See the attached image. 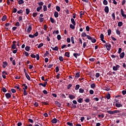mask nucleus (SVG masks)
I'll use <instances>...</instances> for the list:
<instances>
[{
  "label": "nucleus",
  "instance_id": "bf43d9fd",
  "mask_svg": "<svg viewBox=\"0 0 126 126\" xmlns=\"http://www.w3.org/2000/svg\"><path fill=\"white\" fill-rule=\"evenodd\" d=\"M72 86V85L71 84H69V85L67 86V89L69 90Z\"/></svg>",
  "mask_w": 126,
  "mask_h": 126
},
{
  "label": "nucleus",
  "instance_id": "3c124183",
  "mask_svg": "<svg viewBox=\"0 0 126 126\" xmlns=\"http://www.w3.org/2000/svg\"><path fill=\"white\" fill-rule=\"evenodd\" d=\"M116 34H117V35H120V34H121V32H120V31L119 30H117L116 31Z\"/></svg>",
  "mask_w": 126,
  "mask_h": 126
},
{
  "label": "nucleus",
  "instance_id": "864d4df0",
  "mask_svg": "<svg viewBox=\"0 0 126 126\" xmlns=\"http://www.w3.org/2000/svg\"><path fill=\"white\" fill-rule=\"evenodd\" d=\"M59 60H60L61 62H63V56H60V57H59Z\"/></svg>",
  "mask_w": 126,
  "mask_h": 126
},
{
  "label": "nucleus",
  "instance_id": "f3484780",
  "mask_svg": "<svg viewBox=\"0 0 126 126\" xmlns=\"http://www.w3.org/2000/svg\"><path fill=\"white\" fill-rule=\"evenodd\" d=\"M55 104L57 106H58L59 107H61V105L62 104H61V103H60L58 101H56L55 102Z\"/></svg>",
  "mask_w": 126,
  "mask_h": 126
},
{
  "label": "nucleus",
  "instance_id": "de8ad7c7",
  "mask_svg": "<svg viewBox=\"0 0 126 126\" xmlns=\"http://www.w3.org/2000/svg\"><path fill=\"white\" fill-rule=\"evenodd\" d=\"M49 54L48 51H46V53H45L44 55V57L45 58L46 57H47L48 55Z\"/></svg>",
  "mask_w": 126,
  "mask_h": 126
},
{
  "label": "nucleus",
  "instance_id": "72a5a7b5",
  "mask_svg": "<svg viewBox=\"0 0 126 126\" xmlns=\"http://www.w3.org/2000/svg\"><path fill=\"white\" fill-rule=\"evenodd\" d=\"M115 104H119V103H121V101H120V100H118V99H115Z\"/></svg>",
  "mask_w": 126,
  "mask_h": 126
},
{
  "label": "nucleus",
  "instance_id": "b1692460",
  "mask_svg": "<svg viewBox=\"0 0 126 126\" xmlns=\"http://www.w3.org/2000/svg\"><path fill=\"white\" fill-rule=\"evenodd\" d=\"M24 3V1L23 0H19L18 1V4L19 5H21Z\"/></svg>",
  "mask_w": 126,
  "mask_h": 126
},
{
  "label": "nucleus",
  "instance_id": "79ce46f5",
  "mask_svg": "<svg viewBox=\"0 0 126 126\" xmlns=\"http://www.w3.org/2000/svg\"><path fill=\"white\" fill-rule=\"evenodd\" d=\"M38 15V13L37 12H33L32 14V16L33 18H35L36 17V16Z\"/></svg>",
  "mask_w": 126,
  "mask_h": 126
},
{
  "label": "nucleus",
  "instance_id": "0eeeda50",
  "mask_svg": "<svg viewBox=\"0 0 126 126\" xmlns=\"http://www.w3.org/2000/svg\"><path fill=\"white\" fill-rule=\"evenodd\" d=\"M109 7L108 6H105V7H104V12L108 14L109 13Z\"/></svg>",
  "mask_w": 126,
  "mask_h": 126
},
{
  "label": "nucleus",
  "instance_id": "a18cd8bd",
  "mask_svg": "<svg viewBox=\"0 0 126 126\" xmlns=\"http://www.w3.org/2000/svg\"><path fill=\"white\" fill-rule=\"evenodd\" d=\"M30 49V47L29 46H27L26 47H25V50L27 51H29Z\"/></svg>",
  "mask_w": 126,
  "mask_h": 126
},
{
  "label": "nucleus",
  "instance_id": "2eb2a0df",
  "mask_svg": "<svg viewBox=\"0 0 126 126\" xmlns=\"http://www.w3.org/2000/svg\"><path fill=\"white\" fill-rule=\"evenodd\" d=\"M58 121H59V120H58L57 119H53L51 122L53 123V124H56L57 122H58Z\"/></svg>",
  "mask_w": 126,
  "mask_h": 126
},
{
  "label": "nucleus",
  "instance_id": "338daca9",
  "mask_svg": "<svg viewBox=\"0 0 126 126\" xmlns=\"http://www.w3.org/2000/svg\"><path fill=\"white\" fill-rule=\"evenodd\" d=\"M94 94V91L93 90H90V94Z\"/></svg>",
  "mask_w": 126,
  "mask_h": 126
},
{
  "label": "nucleus",
  "instance_id": "7ed1b4c3",
  "mask_svg": "<svg viewBox=\"0 0 126 126\" xmlns=\"http://www.w3.org/2000/svg\"><path fill=\"white\" fill-rule=\"evenodd\" d=\"M105 46L106 47V49H107V51H110L111 50V45L109 43H106Z\"/></svg>",
  "mask_w": 126,
  "mask_h": 126
},
{
  "label": "nucleus",
  "instance_id": "f03ea898",
  "mask_svg": "<svg viewBox=\"0 0 126 126\" xmlns=\"http://www.w3.org/2000/svg\"><path fill=\"white\" fill-rule=\"evenodd\" d=\"M81 35L83 37H87L88 39H91V36L89 35H87L85 32H82Z\"/></svg>",
  "mask_w": 126,
  "mask_h": 126
},
{
  "label": "nucleus",
  "instance_id": "6e6552de",
  "mask_svg": "<svg viewBox=\"0 0 126 126\" xmlns=\"http://www.w3.org/2000/svg\"><path fill=\"white\" fill-rule=\"evenodd\" d=\"M47 85V82H45L44 84H43V83H40V84H39V86H42L43 87H46Z\"/></svg>",
  "mask_w": 126,
  "mask_h": 126
},
{
  "label": "nucleus",
  "instance_id": "20e7f679",
  "mask_svg": "<svg viewBox=\"0 0 126 126\" xmlns=\"http://www.w3.org/2000/svg\"><path fill=\"white\" fill-rule=\"evenodd\" d=\"M120 68V65H116V66H113L112 69L114 71H117L119 68Z\"/></svg>",
  "mask_w": 126,
  "mask_h": 126
},
{
  "label": "nucleus",
  "instance_id": "f8f14e48",
  "mask_svg": "<svg viewBox=\"0 0 126 126\" xmlns=\"http://www.w3.org/2000/svg\"><path fill=\"white\" fill-rule=\"evenodd\" d=\"M125 52H122V53H120V58L123 59L125 57Z\"/></svg>",
  "mask_w": 126,
  "mask_h": 126
},
{
  "label": "nucleus",
  "instance_id": "1a4fd4ad",
  "mask_svg": "<svg viewBox=\"0 0 126 126\" xmlns=\"http://www.w3.org/2000/svg\"><path fill=\"white\" fill-rule=\"evenodd\" d=\"M89 40H92V42H93L94 43H95L96 41V39L95 38H93L92 37H91V39H89Z\"/></svg>",
  "mask_w": 126,
  "mask_h": 126
},
{
  "label": "nucleus",
  "instance_id": "9d476101",
  "mask_svg": "<svg viewBox=\"0 0 126 126\" xmlns=\"http://www.w3.org/2000/svg\"><path fill=\"white\" fill-rule=\"evenodd\" d=\"M51 48L53 51H58L59 50V48L57 46H55V47H53L51 46Z\"/></svg>",
  "mask_w": 126,
  "mask_h": 126
},
{
  "label": "nucleus",
  "instance_id": "5701e85b",
  "mask_svg": "<svg viewBox=\"0 0 126 126\" xmlns=\"http://www.w3.org/2000/svg\"><path fill=\"white\" fill-rule=\"evenodd\" d=\"M42 9V6H38L36 11L37 12H39Z\"/></svg>",
  "mask_w": 126,
  "mask_h": 126
},
{
  "label": "nucleus",
  "instance_id": "58836bf2",
  "mask_svg": "<svg viewBox=\"0 0 126 126\" xmlns=\"http://www.w3.org/2000/svg\"><path fill=\"white\" fill-rule=\"evenodd\" d=\"M26 11L27 15H29L30 12V9L29 8H26Z\"/></svg>",
  "mask_w": 126,
  "mask_h": 126
},
{
  "label": "nucleus",
  "instance_id": "aec40b11",
  "mask_svg": "<svg viewBox=\"0 0 126 126\" xmlns=\"http://www.w3.org/2000/svg\"><path fill=\"white\" fill-rule=\"evenodd\" d=\"M80 72H77V73H76V75L75 76V78H79L80 77Z\"/></svg>",
  "mask_w": 126,
  "mask_h": 126
},
{
  "label": "nucleus",
  "instance_id": "5fc2aeb1",
  "mask_svg": "<svg viewBox=\"0 0 126 126\" xmlns=\"http://www.w3.org/2000/svg\"><path fill=\"white\" fill-rule=\"evenodd\" d=\"M78 102L79 103H82L83 102V100L82 98H80L78 100Z\"/></svg>",
  "mask_w": 126,
  "mask_h": 126
},
{
  "label": "nucleus",
  "instance_id": "cd10ccee",
  "mask_svg": "<svg viewBox=\"0 0 126 126\" xmlns=\"http://www.w3.org/2000/svg\"><path fill=\"white\" fill-rule=\"evenodd\" d=\"M44 45V43H40L38 46H37L38 48H40L41 47H43Z\"/></svg>",
  "mask_w": 126,
  "mask_h": 126
},
{
  "label": "nucleus",
  "instance_id": "4468645a",
  "mask_svg": "<svg viewBox=\"0 0 126 126\" xmlns=\"http://www.w3.org/2000/svg\"><path fill=\"white\" fill-rule=\"evenodd\" d=\"M3 65H2V67L4 68H5L6 66L8 65V63L6 62V61H4V62H3Z\"/></svg>",
  "mask_w": 126,
  "mask_h": 126
},
{
  "label": "nucleus",
  "instance_id": "ddd939ff",
  "mask_svg": "<svg viewBox=\"0 0 126 126\" xmlns=\"http://www.w3.org/2000/svg\"><path fill=\"white\" fill-rule=\"evenodd\" d=\"M5 96L7 99L11 97V95L9 93H7L5 94Z\"/></svg>",
  "mask_w": 126,
  "mask_h": 126
},
{
  "label": "nucleus",
  "instance_id": "09e8293b",
  "mask_svg": "<svg viewBox=\"0 0 126 126\" xmlns=\"http://www.w3.org/2000/svg\"><path fill=\"white\" fill-rule=\"evenodd\" d=\"M71 40L72 43L73 44H74L75 43V42H74V37L73 36H71Z\"/></svg>",
  "mask_w": 126,
  "mask_h": 126
},
{
  "label": "nucleus",
  "instance_id": "774afa93",
  "mask_svg": "<svg viewBox=\"0 0 126 126\" xmlns=\"http://www.w3.org/2000/svg\"><path fill=\"white\" fill-rule=\"evenodd\" d=\"M43 93L44 94H48V92H47V91H46V90H44V91H43Z\"/></svg>",
  "mask_w": 126,
  "mask_h": 126
},
{
  "label": "nucleus",
  "instance_id": "13d9d810",
  "mask_svg": "<svg viewBox=\"0 0 126 126\" xmlns=\"http://www.w3.org/2000/svg\"><path fill=\"white\" fill-rule=\"evenodd\" d=\"M59 71V68L58 66H57V67H56V72L58 73Z\"/></svg>",
  "mask_w": 126,
  "mask_h": 126
},
{
  "label": "nucleus",
  "instance_id": "052dcab7",
  "mask_svg": "<svg viewBox=\"0 0 126 126\" xmlns=\"http://www.w3.org/2000/svg\"><path fill=\"white\" fill-rule=\"evenodd\" d=\"M57 38L58 40H60L61 39V36L60 34H58L57 36Z\"/></svg>",
  "mask_w": 126,
  "mask_h": 126
},
{
  "label": "nucleus",
  "instance_id": "f257e3e1",
  "mask_svg": "<svg viewBox=\"0 0 126 126\" xmlns=\"http://www.w3.org/2000/svg\"><path fill=\"white\" fill-rule=\"evenodd\" d=\"M120 112H121V110H114V111H107V113L110 115H113L117 113L119 114Z\"/></svg>",
  "mask_w": 126,
  "mask_h": 126
},
{
  "label": "nucleus",
  "instance_id": "2f4dec72",
  "mask_svg": "<svg viewBox=\"0 0 126 126\" xmlns=\"http://www.w3.org/2000/svg\"><path fill=\"white\" fill-rule=\"evenodd\" d=\"M104 90L106 91H109L110 90V88H109V86H106L104 87Z\"/></svg>",
  "mask_w": 126,
  "mask_h": 126
},
{
  "label": "nucleus",
  "instance_id": "c756f323",
  "mask_svg": "<svg viewBox=\"0 0 126 126\" xmlns=\"http://www.w3.org/2000/svg\"><path fill=\"white\" fill-rule=\"evenodd\" d=\"M6 18H7L6 15H4L2 17V19H1V20H2V21H5V20L6 19Z\"/></svg>",
  "mask_w": 126,
  "mask_h": 126
},
{
  "label": "nucleus",
  "instance_id": "393cba45",
  "mask_svg": "<svg viewBox=\"0 0 126 126\" xmlns=\"http://www.w3.org/2000/svg\"><path fill=\"white\" fill-rule=\"evenodd\" d=\"M122 26H123V22H122L120 21V22H119L118 23V26L119 27H122Z\"/></svg>",
  "mask_w": 126,
  "mask_h": 126
},
{
  "label": "nucleus",
  "instance_id": "7c9ffc66",
  "mask_svg": "<svg viewBox=\"0 0 126 126\" xmlns=\"http://www.w3.org/2000/svg\"><path fill=\"white\" fill-rule=\"evenodd\" d=\"M43 11L44 12H46L47 11V6L45 5H43Z\"/></svg>",
  "mask_w": 126,
  "mask_h": 126
},
{
  "label": "nucleus",
  "instance_id": "49530a36",
  "mask_svg": "<svg viewBox=\"0 0 126 126\" xmlns=\"http://www.w3.org/2000/svg\"><path fill=\"white\" fill-rule=\"evenodd\" d=\"M111 98V95L110 94H108L107 95H106V98H107V99H110Z\"/></svg>",
  "mask_w": 126,
  "mask_h": 126
},
{
  "label": "nucleus",
  "instance_id": "473e14b6",
  "mask_svg": "<svg viewBox=\"0 0 126 126\" xmlns=\"http://www.w3.org/2000/svg\"><path fill=\"white\" fill-rule=\"evenodd\" d=\"M44 18L39 17V22L40 23H42L44 21Z\"/></svg>",
  "mask_w": 126,
  "mask_h": 126
},
{
  "label": "nucleus",
  "instance_id": "4c0bfd02",
  "mask_svg": "<svg viewBox=\"0 0 126 126\" xmlns=\"http://www.w3.org/2000/svg\"><path fill=\"white\" fill-rule=\"evenodd\" d=\"M50 21L52 23H54L55 22V20H54V19L53 18H52V17H50Z\"/></svg>",
  "mask_w": 126,
  "mask_h": 126
},
{
  "label": "nucleus",
  "instance_id": "39448f33",
  "mask_svg": "<svg viewBox=\"0 0 126 126\" xmlns=\"http://www.w3.org/2000/svg\"><path fill=\"white\" fill-rule=\"evenodd\" d=\"M16 43V41H13L12 42L13 44L11 46L12 49L14 50L16 49V45L15 44Z\"/></svg>",
  "mask_w": 126,
  "mask_h": 126
},
{
  "label": "nucleus",
  "instance_id": "e2e57ef3",
  "mask_svg": "<svg viewBox=\"0 0 126 126\" xmlns=\"http://www.w3.org/2000/svg\"><path fill=\"white\" fill-rule=\"evenodd\" d=\"M28 94L26 90H24V95L25 96L27 95Z\"/></svg>",
  "mask_w": 126,
  "mask_h": 126
},
{
  "label": "nucleus",
  "instance_id": "9b49d317",
  "mask_svg": "<svg viewBox=\"0 0 126 126\" xmlns=\"http://www.w3.org/2000/svg\"><path fill=\"white\" fill-rule=\"evenodd\" d=\"M115 106L117 108H120L123 107V105L121 104V103H120L118 104H115Z\"/></svg>",
  "mask_w": 126,
  "mask_h": 126
},
{
  "label": "nucleus",
  "instance_id": "412c9836",
  "mask_svg": "<svg viewBox=\"0 0 126 126\" xmlns=\"http://www.w3.org/2000/svg\"><path fill=\"white\" fill-rule=\"evenodd\" d=\"M54 16L55 18H58L59 17V13L57 11H55Z\"/></svg>",
  "mask_w": 126,
  "mask_h": 126
},
{
  "label": "nucleus",
  "instance_id": "6ab92c4d",
  "mask_svg": "<svg viewBox=\"0 0 126 126\" xmlns=\"http://www.w3.org/2000/svg\"><path fill=\"white\" fill-rule=\"evenodd\" d=\"M73 56L77 59V57H79L80 56V53H74Z\"/></svg>",
  "mask_w": 126,
  "mask_h": 126
},
{
  "label": "nucleus",
  "instance_id": "4be33fe9",
  "mask_svg": "<svg viewBox=\"0 0 126 126\" xmlns=\"http://www.w3.org/2000/svg\"><path fill=\"white\" fill-rule=\"evenodd\" d=\"M37 4L39 5V7H42V5H43L44 3L42 1H40L38 2Z\"/></svg>",
  "mask_w": 126,
  "mask_h": 126
},
{
  "label": "nucleus",
  "instance_id": "c03bdc74",
  "mask_svg": "<svg viewBox=\"0 0 126 126\" xmlns=\"http://www.w3.org/2000/svg\"><path fill=\"white\" fill-rule=\"evenodd\" d=\"M111 16L112 17V18H113V19L114 20H115V13H112V14H111Z\"/></svg>",
  "mask_w": 126,
  "mask_h": 126
},
{
  "label": "nucleus",
  "instance_id": "4d7b16f0",
  "mask_svg": "<svg viewBox=\"0 0 126 126\" xmlns=\"http://www.w3.org/2000/svg\"><path fill=\"white\" fill-rule=\"evenodd\" d=\"M95 87V84H93L91 85V88H92V89H94Z\"/></svg>",
  "mask_w": 126,
  "mask_h": 126
},
{
  "label": "nucleus",
  "instance_id": "8fccbe9b",
  "mask_svg": "<svg viewBox=\"0 0 126 126\" xmlns=\"http://www.w3.org/2000/svg\"><path fill=\"white\" fill-rule=\"evenodd\" d=\"M100 73H95V77L99 78L100 77Z\"/></svg>",
  "mask_w": 126,
  "mask_h": 126
},
{
  "label": "nucleus",
  "instance_id": "603ef678",
  "mask_svg": "<svg viewBox=\"0 0 126 126\" xmlns=\"http://www.w3.org/2000/svg\"><path fill=\"white\" fill-rule=\"evenodd\" d=\"M80 86L79 85H77L76 86L75 90L77 91L79 89Z\"/></svg>",
  "mask_w": 126,
  "mask_h": 126
},
{
  "label": "nucleus",
  "instance_id": "680f3d73",
  "mask_svg": "<svg viewBox=\"0 0 126 126\" xmlns=\"http://www.w3.org/2000/svg\"><path fill=\"white\" fill-rule=\"evenodd\" d=\"M67 125L69 126H73V125L72 123L68 122L67 123Z\"/></svg>",
  "mask_w": 126,
  "mask_h": 126
},
{
  "label": "nucleus",
  "instance_id": "ea45409f",
  "mask_svg": "<svg viewBox=\"0 0 126 126\" xmlns=\"http://www.w3.org/2000/svg\"><path fill=\"white\" fill-rule=\"evenodd\" d=\"M100 40H102L103 39H104V34L103 33L100 34Z\"/></svg>",
  "mask_w": 126,
  "mask_h": 126
},
{
  "label": "nucleus",
  "instance_id": "c9c22d12",
  "mask_svg": "<svg viewBox=\"0 0 126 126\" xmlns=\"http://www.w3.org/2000/svg\"><path fill=\"white\" fill-rule=\"evenodd\" d=\"M56 10L58 12H60L61 11V7L59 6H56Z\"/></svg>",
  "mask_w": 126,
  "mask_h": 126
},
{
  "label": "nucleus",
  "instance_id": "c85d7f7f",
  "mask_svg": "<svg viewBox=\"0 0 126 126\" xmlns=\"http://www.w3.org/2000/svg\"><path fill=\"white\" fill-rule=\"evenodd\" d=\"M65 56L68 58L70 57V52H65Z\"/></svg>",
  "mask_w": 126,
  "mask_h": 126
},
{
  "label": "nucleus",
  "instance_id": "a211bd4d",
  "mask_svg": "<svg viewBox=\"0 0 126 126\" xmlns=\"http://www.w3.org/2000/svg\"><path fill=\"white\" fill-rule=\"evenodd\" d=\"M71 23H72L73 25L76 26V23H75L74 19L71 18Z\"/></svg>",
  "mask_w": 126,
  "mask_h": 126
},
{
  "label": "nucleus",
  "instance_id": "bb28decb",
  "mask_svg": "<svg viewBox=\"0 0 126 126\" xmlns=\"http://www.w3.org/2000/svg\"><path fill=\"white\" fill-rule=\"evenodd\" d=\"M75 25H74L73 24V25L72 24H70V28L72 29V30H74L75 29Z\"/></svg>",
  "mask_w": 126,
  "mask_h": 126
},
{
  "label": "nucleus",
  "instance_id": "37998d69",
  "mask_svg": "<svg viewBox=\"0 0 126 126\" xmlns=\"http://www.w3.org/2000/svg\"><path fill=\"white\" fill-rule=\"evenodd\" d=\"M103 4L104 5H107L108 4V1L107 0H103Z\"/></svg>",
  "mask_w": 126,
  "mask_h": 126
},
{
  "label": "nucleus",
  "instance_id": "69168bd1",
  "mask_svg": "<svg viewBox=\"0 0 126 126\" xmlns=\"http://www.w3.org/2000/svg\"><path fill=\"white\" fill-rule=\"evenodd\" d=\"M76 107H77L76 105H74L73 104H72L71 106V107L72 108H76Z\"/></svg>",
  "mask_w": 126,
  "mask_h": 126
},
{
  "label": "nucleus",
  "instance_id": "dca6fc26",
  "mask_svg": "<svg viewBox=\"0 0 126 126\" xmlns=\"http://www.w3.org/2000/svg\"><path fill=\"white\" fill-rule=\"evenodd\" d=\"M32 31V27L31 25L29 26V28L27 30V32H29V33H30L31 32V31Z\"/></svg>",
  "mask_w": 126,
  "mask_h": 126
},
{
  "label": "nucleus",
  "instance_id": "f704fd0d",
  "mask_svg": "<svg viewBox=\"0 0 126 126\" xmlns=\"http://www.w3.org/2000/svg\"><path fill=\"white\" fill-rule=\"evenodd\" d=\"M25 75H26V78L28 79V80L30 81L31 78H30V76L28 75V73L26 74Z\"/></svg>",
  "mask_w": 126,
  "mask_h": 126
},
{
  "label": "nucleus",
  "instance_id": "0e129e2a",
  "mask_svg": "<svg viewBox=\"0 0 126 126\" xmlns=\"http://www.w3.org/2000/svg\"><path fill=\"white\" fill-rule=\"evenodd\" d=\"M90 101V99L89 98H87L86 99V100H85V102H87V103H89Z\"/></svg>",
  "mask_w": 126,
  "mask_h": 126
},
{
  "label": "nucleus",
  "instance_id": "a19ab883",
  "mask_svg": "<svg viewBox=\"0 0 126 126\" xmlns=\"http://www.w3.org/2000/svg\"><path fill=\"white\" fill-rule=\"evenodd\" d=\"M84 92V90L83 89L81 88V89H79V93L82 94Z\"/></svg>",
  "mask_w": 126,
  "mask_h": 126
},
{
  "label": "nucleus",
  "instance_id": "a878e982",
  "mask_svg": "<svg viewBox=\"0 0 126 126\" xmlns=\"http://www.w3.org/2000/svg\"><path fill=\"white\" fill-rule=\"evenodd\" d=\"M69 97L70 98V99H73L75 98V97L74 95H72V94H69Z\"/></svg>",
  "mask_w": 126,
  "mask_h": 126
},
{
  "label": "nucleus",
  "instance_id": "e433bc0d",
  "mask_svg": "<svg viewBox=\"0 0 126 126\" xmlns=\"http://www.w3.org/2000/svg\"><path fill=\"white\" fill-rule=\"evenodd\" d=\"M111 32H112V31H111V29L107 30V34L108 35H110L111 34Z\"/></svg>",
  "mask_w": 126,
  "mask_h": 126
},
{
  "label": "nucleus",
  "instance_id": "423d86ee",
  "mask_svg": "<svg viewBox=\"0 0 126 126\" xmlns=\"http://www.w3.org/2000/svg\"><path fill=\"white\" fill-rule=\"evenodd\" d=\"M121 13L122 16L123 17L124 19H126V14L124 13V11L123 9H121Z\"/></svg>",
  "mask_w": 126,
  "mask_h": 126
},
{
  "label": "nucleus",
  "instance_id": "6e6d98bb",
  "mask_svg": "<svg viewBox=\"0 0 126 126\" xmlns=\"http://www.w3.org/2000/svg\"><path fill=\"white\" fill-rule=\"evenodd\" d=\"M2 91L4 93H5L7 92L6 89L4 87L2 88Z\"/></svg>",
  "mask_w": 126,
  "mask_h": 126
}]
</instances>
